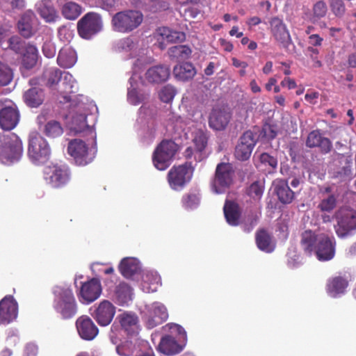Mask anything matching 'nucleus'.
<instances>
[{
  "mask_svg": "<svg viewBox=\"0 0 356 356\" xmlns=\"http://www.w3.org/2000/svg\"><path fill=\"white\" fill-rule=\"evenodd\" d=\"M23 152L22 140L14 133L0 134V161L10 165L18 161Z\"/></svg>",
  "mask_w": 356,
  "mask_h": 356,
  "instance_id": "obj_1",
  "label": "nucleus"
},
{
  "mask_svg": "<svg viewBox=\"0 0 356 356\" xmlns=\"http://www.w3.org/2000/svg\"><path fill=\"white\" fill-rule=\"evenodd\" d=\"M53 307L63 320L74 318L78 312V305L73 291L70 288H61L55 293Z\"/></svg>",
  "mask_w": 356,
  "mask_h": 356,
  "instance_id": "obj_2",
  "label": "nucleus"
},
{
  "mask_svg": "<svg viewBox=\"0 0 356 356\" xmlns=\"http://www.w3.org/2000/svg\"><path fill=\"white\" fill-rule=\"evenodd\" d=\"M143 14L138 10H126L115 13L111 19L115 31L129 33L138 28L143 21Z\"/></svg>",
  "mask_w": 356,
  "mask_h": 356,
  "instance_id": "obj_3",
  "label": "nucleus"
},
{
  "mask_svg": "<svg viewBox=\"0 0 356 356\" xmlns=\"http://www.w3.org/2000/svg\"><path fill=\"white\" fill-rule=\"evenodd\" d=\"M333 218L336 220L334 231L339 238H344L356 230V211L350 207L339 208Z\"/></svg>",
  "mask_w": 356,
  "mask_h": 356,
  "instance_id": "obj_4",
  "label": "nucleus"
},
{
  "mask_svg": "<svg viewBox=\"0 0 356 356\" xmlns=\"http://www.w3.org/2000/svg\"><path fill=\"white\" fill-rule=\"evenodd\" d=\"M193 172L194 167L191 161L173 166L167 175L170 187L174 191H181L191 181Z\"/></svg>",
  "mask_w": 356,
  "mask_h": 356,
  "instance_id": "obj_5",
  "label": "nucleus"
},
{
  "mask_svg": "<svg viewBox=\"0 0 356 356\" xmlns=\"http://www.w3.org/2000/svg\"><path fill=\"white\" fill-rule=\"evenodd\" d=\"M51 150L47 140L38 134L30 136L28 155L31 161L35 165L46 163L50 158Z\"/></svg>",
  "mask_w": 356,
  "mask_h": 356,
  "instance_id": "obj_6",
  "label": "nucleus"
},
{
  "mask_svg": "<svg viewBox=\"0 0 356 356\" xmlns=\"http://www.w3.org/2000/svg\"><path fill=\"white\" fill-rule=\"evenodd\" d=\"M177 152V144L171 140H162L155 149L152 161L159 170H164L170 165V162Z\"/></svg>",
  "mask_w": 356,
  "mask_h": 356,
  "instance_id": "obj_7",
  "label": "nucleus"
},
{
  "mask_svg": "<svg viewBox=\"0 0 356 356\" xmlns=\"http://www.w3.org/2000/svg\"><path fill=\"white\" fill-rule=\"evenodd\" d=\"M19 121V112L13 101L0 99V128L5 131L13 129Z\"/></svg>",
  "mask_w": 356,
  "mask_h": 356,
  "instance_id": "obj_8",
  "label": "nucleus"
},
{
  "mask_svg": "<svg viewBox=\"0 0 356 356\" xmlns=\"http://www.w3.org/2000/svg\"><path fill=\"white\" fill-rule=\"evenodd\" d=\"M44 179L53 188H60L70 181L71 172L66 165L47 166L44 171Z\"/></svg>",
  "mask_w": 356,
  "mask_h": 356,
  "instance_id": "obj_9",
  "label": "nucleus"
},
{
  "mask_svg": "<svg viewBox=\"0 0 356 356\" xmlns=\"http://www.w3.org/2000/svg\"><path fill=\"white\" fill-rule=\"evenodd\" d=\"M102 29V20L99 14L86 13L77 23L79 35L84 39H90Z\"/></svg>",
  "mask_w": 356,
  "mask_h": 356,
  "instance_id": "obj_10",
  "label": "nucleus"
},
{
  "mask_svg": "<svg viewBox=\"0 0 356 356\" xmlns=\"http://www.w3.org/2000/svg\"><path fill=\"white\" fill-rule=\"evenodd\" d=\"M67 152L79 165H86L95 158L94 152L90 151L87 145L79 139H74L69 143Z\"/></svg>",
  "mask_w": 356,
  "mask_h": 356,
  "instance_id": "obj_11",
  "label": "nucleus"
},
{
  "mask_svg": "<svg viewBox=\"0 0 356 356\" xmlns=\"http://www.w3.org/2000/svg\"><path fill=\"white\" fill-rule=\"evenodd\" d=\"M336 245L334 236H330L325 234L319 235L314 250L318 260L320 261L332 260L335 256Z\"/></svg>",
  "mask_w": 356,
  "mask_h": 356,
  "instance_id": "obj_12",
  "label": "nucleus"
},
{
  "mask_svg": "<svg viewBox=\"0 0 356 356\" xmlns=\"http://www.w3.org/2000/svg\"><path fill=\"white\" fill-rule=\"evenodd\" d=\"M193 143L194 147H188L184 152V156L186 159H191L193 157L194 161L196 162L202 161L204 158L203 152L208 143L207 132L202 129L196 131L193 139Z\"/></svg>",
  "mask_w": 356,
  "mask_h": 356,
  "instance_id": "obj_13",
  "label": "nucleus"
},
{
  "mask_svg": "<svg viewBox=\"0 0 356 356\" xmlns=\"http://www.w3.org/2000/svg\"><path fill=\"white\" fill-rule=\"evenodd\" d=\"M232 167L229 163L218 164L212 184L215 193H222L229 187L232 183Z\"/></svg>",
  "mask_w": 356,
  "mask_h": 356,
  "instance_id": "obj_14",
  "label": "nucleus"
},
{
  "mask_svg": "<svg viewBox=\"0 0 356 356\" xmlns=\"http://www.w3.org/2000/svg\"><path fill=\"white\" fill-rule=\"evenodd\" d=\"M116 312V307L107 300L101 301L97 305L94 306V310L91 313L93 318L100 326H107L113 321Z\"/></svg>",
  "mask_w": 356,
  "mask_h": 356,
  "instance_id": "obj_15",
  "label": "nucleus"
},
{
  "mask_svg": "<svg viewBox=\"0 0 356 356\" xmlns=\"http://www.w3.org/2000/svg\"><path fill=\"white\" fill-rule=\"evenodd\" d=\"M255 145L256 140L253 132L250 130L245 131L235 147V158L241 161L248 160Z\"/></svg>",
  "mask_w": 356,
  "mask_h": 356,
  "instance_id": "obj_16",
  "label": "nucleus"
},
{
  "mask_svg": "<svg viewBox=\"0 0 356 356\" xmlns=\"http://www.w3.org/2000/svg\"><path fill=\"white\" fill-rule=\"evenodd\" d=\"M350 280V275L346 273H339L330 277L325 286L327 293L332 298H337L344 294L349 286Z\"/></svg>",
  "mask_w": 356,
  "mask_h": 356,
  "instance_id": "obj_17",
  "label": "nucleus"
},
{
  "mask_svg": "<svg viewBox=\"0 0 356 356\" xmlns=\"http://www.w3.org/2000/svg\"><path fill=\"white\" fill-rule=\"evenodd\" d=\"M102 291V284L99 279L92 278L82 283L79 296L83 302L90 304L99 298Z\"/></svg>",
  "mask_w": 356,
  "mask_h": 356,
  "instance_id": "obj_18",
  "label": "nucleus"
},
{
  "mask_svg": "<svg viewBox=\"0 0 356 356\" xmlns=\"http://www.w3.org/2000/svg\"><path fill=\"white\" fill-rule=\"evenodd\" d=\"M270 32L275 40L284 49H288L292 43L291 38L283 21L277 17H273L270 22Z\"/></svg>",
  "mask_w": 356,
  "mask_h": 356,
  "instance_id": "obj_19",
  "label": "nucleus"
},
{
  "mask_svg": "<svg viewBox=\"0 0 356 356\" xmlns=\"http://www.w3.org/2000/svg\"><path fill=\"white\" fill-rule=\"evenodd\" d=\"M76 327L79 335L83 340H93L99 334L97 326L87 315H82L76 319Z\"/></svg>",
  "mask_w": 356,
  "mask_h": 356,
  "instance_id": "obj_20",
  "label": "nucleus"
},
{
  "mask_svg": "<svg viewBox=\"0 0 356 356\" xmlns=\"http://www.w3.org/2000/svg\"><path fill=\"white\" fill-rule=\"evenodd\" d=\"M18 307L11 296H6L0 301V323L8 324L16 319Z\"/></svg>",
  "mask_w": 356,
  "mask_h": 356,
  "instance_id": "obj_21",
  "label": "nucleus"
},
{
  "mask_svg": "<svg viewBox=\"0 0 356 356\" xmlns=\"http://www.w3.org/2000/svg\"><path fill=\"white\" fill-rule=\"evenodd\" d=\"M305 145L309 148L318 147L323 154L330 153L332 148V141L328 138L323 137L320 129L313 130L308 134Z\"/></svg>",
  "mask_w": 356,
  "mask_h": 356,
  "instance_id": "obj_22",
  "label": "nucleus"
},
{
  "mask_svg": "<svg viewBox=\"0 0 356 356\" xmlns=\"http://www.w3.org/2000/svg\"><path fill=\"white\" fill-rule=\"evenodd\" d=\"M168 317L167 309L163 305L154 303L148 311L145 324L148 329H152L165 322Z\"/></svg>",
  "mask_w": 356,
  "mask_h": 356,
  "instance_id": "obj_23",
  "label": "nucleus"
},
{
  "mask_svg": "<svg viewBox=\"0 0 356 356\" xmlns=\"http://www.w3.org/2000/svg\"><path fill=\"white\" fill-rule=\"evenodd\" d=\"M273 186L275 193L281 203L289 204L294 200L296 193L290 188L287 180L276 179Z\"/></svg>",
  "mask_w": 356,
  "mask_h": 356,
  "instance_id": "obj_24",
  "label": "nucleus"
},
{
  "mask_svg": "<svg viewBox=\"0 0 356 356\" xmlns=\"http://www.w3.org/2000/svg\"><path fill=\"white\" fill-rule=\"evenodd\" d=\"M36 13L47 23L56 22L58 17L52 0H41L35 6Z\"/></svg>",
  "mask_w": 356,
  "mask_h": 356,
  "instance_id": "obj_25",
  "label": "nucleus"
},
{
  "mask_svg": "<svg viewBox=\"0 0 356 356\" xmlns=\"http://www.w3.org/2000/svg\"><path fill=\"white\" fill-rule=\"evenodd\" d=\"M231 115L225 110L213 109L209 118V127L216 131L224 130L229 122Z\"/></svg>",
  "mask_w": 356,
  "mask_h": 356,
  "instance_id": "obj_26",
  "label": "nucleus"
},
{
  "mask_svg": "<svg viewBox=\"0 0 356 356\" xmlns=\"http://www.w3.org/2000/svg\"><path fill=\"white\" fill-rule=\"evenodd\" d=\"M93 117L92 114L88 113H76L72 118L71 129L76 133H81L87 131L92 136H95V132L93 129L94 124H89L88 122V117Z\"/></svg>",
  "mask_w": 356,
  "mask_h": 356,
  "instance_id": "obj_27",
  "label": "nucleus"
},
{
  "mask_svg": "<svg viewBox=\"0 0 356 356\" xmlns=\"http://www.w3.org/2000/svg\"><path fill=\"white\" fill-rule=\"evenodd\" d=\"M170 74L168 66L159 65L149 68L145 72V79L151 83H161L166 81Z\"/></svg>",
  "mask_w": 356,
  "mask_h": 356,
  "instance_id": "obj_28",
  "label": "nucleus"
},
{
  "mask_svg": "<svg viewBox=\"0 0 356 356\" xmlns=\"http://www.w3.org/2000/svg\"><path fill=\"white\" fill-rule=\"evenodd\" d=\"M223 213L226 222L229 225L236 227L240 225L241 209L237 202L227 200L223 207Z\"/></svg>",
  "mask_w": 356,
  "mask_h": 356,
  "instance_id": "obj_29",
  "label": "nucleus"
},
{
  "mask_svg": "<svg viewBox=\"0 0 356 356\" xmlns=\"http://www.w3.org/2000/svg\"><path fill=\"white\" fill-rule=\"evenodd\" d=\"M63 17L68 20L77 19L83 12L81 6L70 0H57Z\"/></svg>",
  "mask_w": 356,
  "mask_h": 356,
  "instance_id": "obj_30",
  "label": "nucleus"
},
{
  "mask_svg": "<svg viewBox=\"0 0 356 356\" xmlns=\"http://www.w3.org/2000/svg\"><path fill=\"white\" fill-rule=\"evenodd\" d=\"M183 349L177 341L170 335H165L161 339L157 347L159 353L170 356L179 353Z\"/></svg>",
  "mask_w": 356,
  "mask_h": 356,
  "instance_id": "obj_31",
  "label": "nucleus"
},
{
  "mask_svg": "<svg viewBox=\"0 0 356 356\" xmlns=\"http://www.w3.org/2000/svg\"><path fill=\"white\" fill-rule=\"evenodd\" d=\"M122 328L128 335H136L139 331L138 318L134 314L124 312L118 316Z\"/></svg>",
  "mask_w": 356,
  "mask_h": 356,
  "instance_id": "obj_32",
  "label": "nucleus"
},
{
  "mask_svg": "<svg viewBox=\"0 0 356 356\" xmlns=\"http://www.w3.org/2000/svg\"><path fill=\"white\" fill-rule=\"evenodd\" d=\"M255 241L258 248L264 252L270 253L275 248V242L272 235L264 229L257 231Z\"/></svg>",
  "mask_w": 356,
  "mask_h": 356,
  "instance_id": "obj_33",
  "label": "nucleus"
},
{
  "mask_svg": "<svg viewBox=\"0 0 356 356\" xmlns=\"http://www.w3.org/2000/svg\"><path fill=\"white\" fill-rule=\"evenodd\" d=\"M44 94L39 88H32L25 92L24 99L27 106L31 108H37L44 102Z\"/></svg>",
  "mask_w": 356,
  "mask_h": 356,
  "instance_id": "obj_34",
  "label": "nucleus"
},
{
  "mask_svg": "<svg viewBox=\"0 0 356 356\" xmlns=\"http://www.w3.org/2000/svg\"><path fill=\"white\" fill-rule=\"evenodd\" d=\"M34 13L31 10L25 12L17 23V27L20 34L24 38H30L33 34L32 20Z\"/></svg>",
  "mask_w": 356,
  "mask_h": 356,
  "instance_id": "obj_35",
  "label": "nucleus"
},
{
  "mask_svg": "<svg viewBox=\"0 0 356 356\" xmlns=\"http://www.w3.org/2000/svg\"><path fill=\"white\" fill-rule=\"evenodd\" d=\"M195 74V68L191 63H184L176 65L173 69V74L175 78L183 81L192 79Z\"/></svg>",
  "mask_w": 356,
  "mask_h": 356,
  "instance_id": "obj_36",
  "label": "nucleus"
},
{
  "mask_svg": "<svg viewBox=\"0 0 356 356\" xmlns=\"http://www.w3.org/2000/svg\"><path fill=\"white\" fill-rule=\"evenodd\" d=\"M76 51L72 47H64L59 51L57 63L63 68H70L76 63Z\"/></svg>",
  "mask_w": 356,
  "mask_h": 356,
  "instance_id": "obj_37",
  "label": "nucleus"
},
{
  "mask_svg": "<svg viewBox=\"0 0 356 356\" xmlns=\"http://www.w3.org/2000/svg\"><path fill=\"white\" fill-rule=\"evenodd\" d=\"M21 54L22 63L26 69H32L36 65L38 52L35 46L30 44Z\"/></svg>",
  "mask_w": 356,
  "mask_h": 356,
  "instance_id": "obj_38",
  "label": "nucleus"
},
{
  "mask_svg": "<svg viewBox=\"0 0 356 356\" xmlns=\"http://www.w3.org/2000/svg\"><path fill=\"white\" fill-rule=\"evenodd\" d=\"M169 56L177 61H182L188 59L192 54V50L188 45H176L168 49Z\"/></svg>",
  "mask_w": 356,
  "mask_h": 356,
  "instance_id": "obj_39",
  "label": "nucleus"
},
{
  "mask_svg": "<svg viewBox=\"0 0 356 356\" xmlns=\"http://www.w3.org/2000/svg\"><path fill=\"white\" fill-rule=\"evenodd\" d=\"M138 269V262L134 258H124L119 265L120 272L127 278L136 274Z\"/></svg>",
  "mask_w": 356,
  "mask_h": 356,
  "instance_id": "obj_40",
  "label": "nucleus"
},
{
  "mask_svg": "<svg viewBox=\"0 0 356 356\" xmlns=\"http://www.w3.org/2000/svg\"><path fill=\"white\" fill-rule=\"evenodd\" d=\"M157 33L163 40L169 42H181L186 39V35L184 32L173 31L168 27L159 28Z\"/></svg>",
  "mask_w": 356,
  "mask_h": 356,
  "instance_id": "obj_41",
  "label": "nucleus"
},
{
  "mask_svg": "<svg viewBox=\"0 0 356 356\" xmlns=\"http://www.w3.org/2000/svg\"><path fill=\"white\" fill-rule=\"evenodd\" d=\"M318 236L312 230H306L301 234L300 244L305 252L311 254L315 250Z\"/></svg>",
  "mask_w": 356,
  "mask_h": 356,
  "instance_id": "obj_42",
  "label": "nucleus"
},
{
  "mask_svg": "<svg viewBox=\"0 0 356 356\" xmlns=\"http://www.w3.org/2000/svg\"><path fill=\"white\" fill-rule=\"evenodd\" d=\"M115 295L120 305L127 304L131 300V289L127 283L121 282L116 286Z\"/></svg>",
  "mask_w": 356,
  "mask_h": 356,
  "instance_id": "obj_43",
  "label": "nucleus"
},
{
  "mask_svg": "<svg viewBox=\"0 0 356 356\" xmlns=\"http://www.w3.org/2000/svg\"><path fill=\"white\" fill-rule=\"evenodd\" d=\"M63 74H64V81H71L72 76L68 72L63 73L60 70L57 68L51 69L46 72L47 79V86L52 87L56 85L61 79Z\"/></svg>",
  "mask_w": 356,
  "mask_h": 356,
  "instance_id": "obj_44",
  "label": "nucleus"
},
{
  "mask_svg": "<svg viewBox=\"0 0 356 356\" xmlns=\"http://www.w3.org/2000/svg\"><path fill=\"white\" fill-rule=\"evenodd\" d=\"M264 191V185L259 181H254L246 189V194L254 201H260Z\"/></svg>",
  "mask_w": 356,
  "mask_h": 356,
  "instance_id": "obj_45",
  "label": "nucleus"
},
{
  "mask_svg": "<svg viewBox=\"0 0 356 356\" xmlns=\"http://www.w3.org/2000/svg\"><path fill=\"white\" fill-rule=\"evenodd\" d=\"M277 135V127L276 124L266 122L263 124L260 131L259 136L267 140L270 141L276 138Z\"/></svg>",
  "mask_w": 356,
  "mask_h": 356,
  "instance_id": "obj_46",
  "label": "nucleus"
},
{
  "mask_svg": "<svg viewBox=\"0 0 356 356\" xmlns=\"http://www.w3.org/2000/svg\"><path fill=\"white\" fill-rule=\"evenodd\" d=\"M44 132L48 137L56 138L63 134V130L58 122L51 120L45 124Z\"/></svg>",
  "mask_w": 356,
  "mask_h": 356,
  "instance_id": "obj_47",
  "label": "nucleus"
},
{
  "mask_svg": "<svg viewBox=\"0 0 356 356\" xmlns=\"http://www.w3.org/2000/svg\"><path fill=\"white\" fill-rule=\"evenodd\" d=\"M159 285V278L147 274L142 283L143 290L147 293L154 292Z\"/></svg>",
  "mask_w": 356,
  "mask_h": 356,
  "instance_id": "obj_48",
  "label": "nucleus"
},
{
  "mask_svg": "<svg viewBox=\"0 0 356 356\" xmlns=\"http://www.w3.org/2000/svg\"><path fill=\"white\" fill-rule=\"evenodd\" d=\"M337 207V196L334 194H330L327 197L323 198L318 205V208L321 211L331 212Z\"/></svg>",
  "mask_w": 356,
  "mask_h": 356,
  "instance_id": "obj_49",
  "label": "nucleus"
},
{
  "mask_svg": "<svg viewBox=\"0 0 356 356\" xmlns=\"http://www.w3.org/2000/svg\"><path fill=\"white\" fill-rule=\"evenodd\" d=\"M8 44L10 49L21 54L31 44L26 43L18 36H13L8 40Z\"/></svg>",
  "mask_w": 356,
  "mask_h": 356,
  "instance_id": "obj_50",
  "label": "nucleus"
},
{
  "mask_svg": "<svg viewBox=\"0 0 356 356\" xmlns=\"http://www.w3.org/2000/svg\"><path fill=\"white\" fill-rule=\"evenodd\" d=\"M176 95L175 88L171 85L163 86L159 91L160 99L164 103H170L172 101Z\"/></svg>",
  "mask_w": 356,
  "mask_h": 356,
  "instance_id": "obj_51",
  "label": "nucleus"
},
{
  "mask_svg": "<svg viewBox=\"0 0 356 356\" xmlns=\"http://www.w3.org/2000/svg\"><path fill=\"white\" fill-rule=\"evenodd\" d=\"M12 70L6 65L0 62V86H7L13 80Z\"/></svg>",
  "mask_w": 356,
  "mask_h": 356,
  "instance_id": "obj_52",
  "label": "nucleus"
},
{
  "mask_svg": "<svg viewBox=\"0 0 356 356\" xmlns=\"http://www.w3.org/2000/svg\"><path fill=\"white\" fill-rule=\"evenodd\" d=\"M330 9L337 17H342L346 13V6L343 0H328Z\"/></svg>",
  "mask_w": 356,
  "mask_h": 356,
  "instance_id": "obj_53",
  "label": "nucleus"
},
{
  "mask_svg": "<svg viewBox=\"0 0 356 356\" xmlns=\"http://www.w3.org/2000/svg\"><path fill=\"white\" fill-rule=\"evenodd\" d=\"M259 216L255 212H250L246 215L243 220V229L245 232H250L257 225Z\"/></svg>",
  "mask_w": 356,
  "mask_h": 356,
  "instance_id": "obj_54",
  "label": "nucleus"
},
{
  "mask_svg": "<svg viewBox=\"0 0 356 356\" xmlns=\"http://www.w3.org/2000/svg\"><path fill=\"white\" fill-rule=\"evenodd\" d=\"M183 206L186 209H193L199 204V197L195 193H187L181 199Z\"/></svg>",
  "mask_w": 356,
  "mask_h": 356,
  "instance_id": "obj_55",
  "label": "nucleus"
},
{
  "mask_svg": "<svg viewBox=\"0 0 356 356\" xmlns=\"http://www.w3.org/2000/svg\"><path fill=\"white\" fill-rule=\"evenodd\" d=\"M327 5L323 1L316 2L313 6V14L316 18L323 17L327 13Z\"/></svg>",
  "mask_w": 356,
  "mask_h": 356,
  "instance_id": "obj_56",
  "label": "nucleus"
},
{
  "mask_svg": "<svg viewBox=\"0 0 356 356\" xmlns=\"http://www.w3.org/2000/svg\"><path fill=\"white\" fill-rule=\"evenodd\" d=\"M128 101L133 105H138L145 99L143 95H140L136 89L129 90L127 94Z\"/></svg>",
  "mask_w": 356,
  "mask_h": 356,
  "instance_id": "obj_57",
  "label": "nucleus"
},
{
  "mask_svg": "<svg viewBox=\"0 0 356 356\" xmlns=\"http://www.w3.org/2000/svg\"><path fill=\"white\" fill-rule=\"evenodd\" d=\"M260 161L264 165H268L273 169L276 168L277 165V160L275 157L268 153H263L260 156Z\"/></svg>",
  "mask_w": 356,
  "mask_h": 356,
  "instance_id": "obj_58",
  "label": "nucleus"
},
{
  "mask_svg": "<svg viewBox=\"0 0 356 356\" xmlns=\"http://www.w3.org/2000/svg\"><path fill=\"white\" fill-rule=\"evenodd\" d=\"M42 52L47 58H52L56 54V50L51 44H44L42 47Z\"/></svg>",
  "mask_w": 356,
  "mask_h": 356,
  "instance_id": "obj_59",
  "label": "nucleus"
},
{
  "mask_svg": "<svg viewBox=\"0 0 356 356\" xmlns=\"http://www.w3.org/2000/svg\"><path fill=\"white\" fill-rule=\"evenodd\" d=\"M319 97V93L318 92L312 91L306 93L305 98L307 102L309 104H315L316 103V99Z\"/></svg>",
  "mask_w": 356,
  "mask_h": 356,
  "instance_id": "obj_60",
  "label": "nucleus"
},
{
  "mask_svg": "<svg viewBox=\"0 0 356 356\" xmlns=\"http://www.w3.org/2000/svg\"><path fill=\"white\" fill-rule=\"evenodd\" d=\"M323 38L318 34H312L309 37V43L313 46H321Z\"/></svg>",
  "mask_w": 356,
  "mask_h": 356,
  "instance_id": "obj_61",
  "label": "nucleus"
},
{
  "mask_svg": "<svg viewBox=\"0 0 356 356\" xmlns=\"http://www.w3.org/2000/svg\"><path fill=\"white\" fill-rule=\"evenodd\" d=\"M12 9L13 10H22L25 8V0H12L10 1Z\"/></svg>",
  "mask_w": 356,
  "mask_h": 356,
  "instance_id": "obj_62",
  "label": "nucleus"
},
{
  "mask_svg": "<svg viewBox=\"0 0 356 356\" xmlns=\"http://www.w3.org/2000/svg\"><path fill=\"white\" fill-rule=\"evenodd\" d=\"M280 84L283 87H288L289 89H293L297 86L296 81L289 77L284 78Z\"/></svg>",
  "mask_w": 356,
  "mask_h": 356,
  "instance_id": "obj_63",
  "label": "nucleus"
},
{
  "mask_svg": "<svg viewBox=\"0 0 356 356\" xmlns=\"http://www.w3.org/2000/svg\"><path fill=\"white\" fill-rule=\"evenodd\" d=\"M348 64L350 67H356V51L349 54Z\"/></svg>",
  "mask_w": 356,
  "mask_h": 356,
  "instance_id": "obj_64",
  "label": "nucleus"
}]
</instances>
